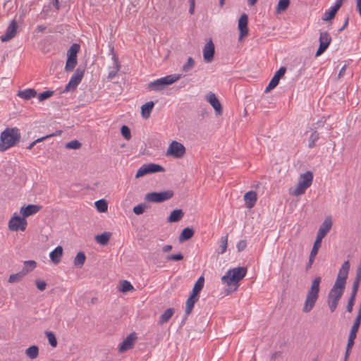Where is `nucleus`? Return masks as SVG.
I'll use <instances>...</instances> for the list:
<instances>
[{"label":"nucleus","instance_id":"obj_10","mask_svg":"<svg viewBox=\"0 0 361 361\" xmlns=\"http://www.w3.org/2000/svg\"><path fill=\"white\" fill-rule=\"evenodd\" d=\"M85 73V68L78 67L73 75L71 76L68 83L66 85L65 87V91L68 92L72 90H75L76 87L81 82Z\"/></svg>","mask_w":361,"mask_h":361},{"label":"nucleus","instance_id":"obj_44","mask_svg":"<svg viewBox=\"0 0 361 361\" xmlns=\"http://www.w3.org/2000/svg\"><path fill=\"white\" fill-rule=\"evenodd\" d=\"M134 289L133 285L128 281L123 280L121 283V288L120 290L123 293L131 291Z\"/></svg>","mask_w":361,"mask_h":361},{"label":"nucleus","instance_id":"obj_53","mask_svg":"<svg viewBox=\"0 0 361 361\" xmlns=\"http://www.w3.org/2000/svg\"><path fill=\"white\" fill-rule=\"evenodd\" d=\"M183 259V255L180 252L178 254L170 255L166 257L167 260L180 261Z\"/></svg>","mask_w":361,"mask_h":361},{"label":"nucleus","instance_id":"obj_42","mask_svg":"<svg viewBox=\"0 0 361 361\" xmlns=\"http://www.w3.org/2000/svg\"><path fill=\"white\" fill-rule=\"evenodd\" d=\"M45 334L49 341V345L54 348L56 347L57 346V340H56L55 334L51 331H46Z\"/></svg>","mask_w":361,"mask_h":361},{"label":"nucleus","instance_id":"obj_51","mask_svg":"<svg viewBox=\"0 0 361 361\" xmlns=\"http://www.w3.org/2000/svg\"><path fill=\"white\" fill-rule=\"evenodd\" d=\"M227 241H228V236L225 235L221 238V245H220V253L223 254L226 252L227 248Z\"/></svg>","mask_w":361,"mask_h":361},{"label":"nucleus","instance_id":"obj_49","mask_svg":"<svg viewBox=\"0 0 361 361\" xmlns=\"http://www.w3.org/2000/svg\"><path fill=\"white\" fill-rule=\"evenodd\" d=\"M194 63H195V62H194V60L192 59V58L189 57L188 59L187 63L183 66V68H182L183 71L185 72L190 71L193 67Z\"/></svg>","mask_w":361,"mask_h":361},{"label":"nucleus","instance_id":"obj_50","mask_svg":"<svg viewBox=\"0 0 361 361\" xmlns=\"http://www.w3.org/2000/svg\"><path fill=\"white\" fill-rule=\"evenodd\" d=\"M360 281V280L354 279L350 296L356 297Z\"/></svg>","mask_w":361,"mask_h":361},{"label":"nucleus","instance_id":"obj_31","mask_svg":"<svg viewBox=\"0 0 361 361\" xmlns=\"http://www.w3.org/2000/svg\"><path fill=\"white\" fill-rule=\"evenodd\" d=\"M113 59H114V63L115 67L114 68L113 70H111L109 72V74H108L109 79H112L114 77H116V75H117V73L121 68V65L119 63L118 57L115 54L113 55Z\"/></svg>","mask_w":361,"mask_h":361},{"label":"nucleus","instance_id":"obj_3","mask_svg":"<svg viewBox=\"0 0 361 361\" xmlns=\"http://www.w3.org/2000/svg\"><path fill=\"white\" fill-rule=\"evenodd\" d=\"M321 276H316L312 281L311 287L307 291L302 311L305 313L310 312L315 305L319 298L320 290Z\"/></svg>","mask_w":361,"mask_h":361},{"label":"nucleus","instance_id":"obj_33","mask_svg":"<svg viewBox=\"0 0 361 361\" xmlns=\"http://www.w3.org/2000/svg\"><path fill=\"white\" fill-rule=\"evenodd\" d=\"M37 266V263L34 260H27L24 262V266L22 273L25 276L27 273L32 271Z\"/></svg>","mask_w":361,"mask_h":361},{"label":"nucleus","instance_id":"obj_39","mask_svg":"<svg viewBox=\"0 0 361 361\" xmlns=\"http://www.w3.org/2000/svg\"><path fill=\"white\" fill-rule=\"evenodd\" d=\"M338 11V10L336 9L334 6H331L330 9L326 11V12L324 13V17L322 18L323 20H331L332 18H334Z\"/></svg>","mask_w":361,"mask_h":361},{"label":"nucleus","instance_id":"obj_29","mask_svg":"<svg viewBox=\"0 0 361 361\" xmlns=\"http://www.w3.org/2000/svg\"><path fill=\"white\" fill-rule=\"evenodd\" d=\"M174 313L173 308H168L164 312L163 314L159 317V319L158 324L159 325H162L169 321Z\"/></svg>","mask_w":361,"mask_h":361},{"label":"nucleus","instance_id":"obj_7","mask_svg":"<svg viewBox=\"0 0 361 361\" xmlns=\"http://www.w3.org/2000/svg\"><path fill=\"white\" fill-rule=\"evenodd\" d=\"M174 192L168 190L162 192H148L145 196V200L148 202L161 203L173 197Z\"/></svg>","mask_w":361,"mask_h":361},{"label":"nucleus","instance_id":"obj_5","mask_svg":"<svg viewBox=\"0 0 361 361\" xmlns=\"http://www.w3.org/2000/svg\"><path fill=\"white\" fill-rule=\"evenodd\" d=\"M313 173L308 171L300 176L296 188L290 191V194L295 196H300L304 194L306 190L310 188L312 183Z\"/></svg>","mask_w":361,"mask_h":361},{"label":"nucleus","instance_id":"obj_32","mask_svg":"<svg viewBox=\"0 0 361 361\" xmlns=\"http://www.w3.org/2000/svg\"><path fill=\"white\" fill-rule=\"evenodd\" d=\"M311 134L309 138L308 147L313 148L316 146L317 141L319 139V133L317 130L310 129Z\"/></svg>","mask_w":361,"mask_h":361},{"label":"nucleus","instance_id":"obj_62","mask_svg":"<svg viewBox=\"0 0 361 361\" xmlns=\"http://www.w3.org/2000/svg\"><path fill=\"white\" fill-rule=\"evenodd\" d=\"M172 249V245H164L163 247H162V251L164 252H169L170 250H171Z\"/></svg>","mask_w":361,"mask_h":361},{"label":"nucleus","instance_id":"obj_20","mask_svg":"<svg viewBox=\"0 0 361 361\" xmlns=\"http://www.w3.org/2000/svg\"><path fill=\"white\" fill-rule=\"evenodd\" d=\"M42 206L37 204H28L20 208V214L25 219L37 214L42 209Z\"/></svg>","mask_w":361,"mask_h":361},{"label":"nucleus","instance_id":"obj_23","mask_svg":"<svg viewBox=\"0 0 361 361\" xmlns=\"http://www.w3.org/2000/svg\"><path fill=\"white\" fill-rule=\"evenodd\" d=\"M63 255V247L60 245L57 246L49 254L50 259L54 264H58L61 259Z\"/></svg>","mask_w":361,"mask_h":361},{"label":"nucleus","instance_id":"obj_55","mask_svg":"<svg viewBox=\"0 0 361 361\" xmlns=\"http://www.w3.org/2000/svg\"><path fill=\"white\" fill-rule=\"evenodd\" d=\"M35 284L37 286V288L41 291L45 290L47 287V283L44 281L36 280Z\"/></svg>","mask_w":361,"mask_h":361},{"label":"nucleus","instance_id":"obj_59","mask_svg":"<svg viewBox=\"0 0 361 361\" xmlns=\"http://www.w3.org/2000/svg\"><path fill=\"white\" fill-rule=\"evenodd\" d=\"M355 279L361 281V265H358V267L357 268L356 276H355Z\"/></svg>","mask_w":361,"mask_h":361},{"label":"nucleus","instance_id":"obj_8","mask_svg":"<svg viewBox=\"0 0 361 361\" xmlns=\"http://www.w3.org/2000/svg\"><path fill=\"white\" fill-rule=\"evenodd\" d=\"M164 171H165V169L159 164L154 163L143 164L137 170L135 178H139L147 174Z\"/></svg>","mask_w":361,"mask_h":361},{"label":"nucleus","instance_id":"obj_1","mask_svg":"<svg viewBox=\"0 0 361 361\" xmlns=\"http://www.w3.org/2000/svg\"><path fill=\"white\" fill-rule=\"evenodd\" d=\"M349 269V262H344L341 269H339L336 281L330 290L327 298L337 301L340 300L344 293Z\"/></svg>","mask_w":361,"mask_h":361},{"label":"nucleus","instance_id":"obj_54","mask_svg":"<svg viewBox=\"0 0 361 361\" xmlns=\"http://www.w3.org/2000/svg\"><path fill=\"white\" fill-rule=\"evenodd\" d=\"M355 297H352L350 296L349 300H348V305L346 306V311L349 313L352 312L353 311V305H354V303H355Z\"/></svg>","mask_w":361,"mask_h":361},{"label":"nucleus","instance_id":"obj_2","mask_svg":"<svg viewBox=\"0 0 361 361\" xmlns=\"http://www.w3.org/2000/svg\"><path fill=\"white\" fill-rule=\"evenodd\" d=\"M247 268L238 267L230 269L222 276L221 281L228 286L227 294L235 291L239 286L238 283L246 276Z\"/></svg>","mask_w":361,"mask_h":361},{"label":"nucleus","instance_id":"obj_64","mask_svg":"<svg viewBox=\"0 0 361 361\" xmlns=\"http://www.w3.org/2000/svg\"><path fill=\"white\" fill-rule=\"evenodd\" d=\"M356 1H357V8L360 16H361V0H356Z\"/></svg>","mask_w":361,"mask_h":361},{"label":"nucleus","instance_id":"obj_48","mask_svg":"<svg viewBox=\"0 0 361 361\" xmlns=\"http://www.w3.org/2000/svg\"><path fill=\"white\" fill-rule=\"evenodd\" d=\"M80 147L81 143L77 140H72L66 144V148L67 149H79Z\"/></svg>","mask_w":361,"mask_h":361},{"label":"nucleus","instance_id":"obj_30","mask_svg":"<svg viewBox=\"0 0 361 361\" xmlns=\"http://www.w3.org/2000/svg\"><path fill=\"white\" fill-rule=\"evenodd\" d=\"M111 236V233L110 232H104L102 234L97 235L95 236V240L97 243L102 245H106Z\"/></svg>","mask_w":361,"mask_h":361},{"label":"nucleus","instance_id":"obj_11","mask_svg":"<svg viewBox=\"0 0 361 361\" xmlns=\"http://www.w3.org/2000/svg\"><path fill=\"white\" fill-rule=\"evenodd\" d=\"M185 154V147L181 143L177 141H173L168 149L166 154L173 157L176 159L182 158Z\"/></svg>","mask_w":361,"mask_h":361},{"label":"nucleus","instance_id":"obj_18","mask_svg":"<svg viewBox=\"0 0 361 361\" xmlns=\"http://www.w3.org/2000/svg\"><path fill=\"white\" fill-rule=\"evenodd\" d=\"M247 23V15L245 13L242 14L238 20V29L240 31L239 39H243L248 33Z\"/></svg>","mask_w":361,"mask_h":361},{"label":"nucleus","instance_id":"obj_13","mask_svg":"<svg viewBox=\"0 0 361 361\" xmlns=\"http://www.w3.org/2000/svg\"><path fill=\"white\" fill-rule=\"evenodd\" d=\"M206 99L214 108L216 116H221L223 114V107L216 94L212 92H209L206 95Z\"/></svg>","mask_w":361,"mask_h":361},{"label":"nucleus","instance_id":"obj_16","mask_svg":"<svg viewBox=\"0 0 361 361\" xmlns=\"http://www.w3.org/2000/svg\"><path fill=\"white\" fill-rule=\"evenodd\" d=\"M18 25L15 20H13L7 27L4 35L1 36V40L3 42H8L13 39L17 34Z\"/></svg>","mask_w":361,"mask_h":361},{"label":"nucleus","instance_id":"obj_38","mask_svg":"<svg viewBox=\"0 0 361 361\" xmlns=\"http://www.w3.org/2000/svg\"><path fill=\"white\" fill-rule=\"evenodd\" d=\"M290 5V0H279L276 10L278 13L285 11Z\"/></svg>","mask_w":361,"mask_h":361},{"label":"nucleus","instance_id":"obj_45","mask_svg":"<svg viewBox=\"0 0 361 361\" xmlns=\"http://www.w3.org/2000/svg\"><path fill=\"white\" fill-rule=\"evenodd\" d=\"M121 133L123 135V137L127 140H129L131 138L130 130L126 125L122 126L121 128Z\"/></svg>","mask_w":361,"mask_h":361},{"label":"nucleus","instance_id":"obj_43","mask_svg":"<svg viewBox=\"0 0 361 361\" xmlns=\"http://www.w3.org/2000/svg\"><path fill=\"white\" fill-rule=\"evenodd\" d=\"M25 276V275L20 271V272L14 274L10 275L8 278V283H13L16 282H19L22 280V279Z\"/></svg>","mask_w":361,"mask_h":361},{"label":"nucleus","instance_id":"obj_37","mask_svg":"<svg viewBox=\"0 0 361 361\" xmlns=\"http://www.w3.org/2000/svg\"><path fill=\"white\" fill-rule=\"evenodd\" d=\"M80 46L78 44H73L67 52V57L77 58V54L80 51Z\"/></svg>","mask_w":361,"mask_h":361},{"label":"nucleus","instance_id":"obj_21","mask_svg":"<svg viewBox=\"0 0 361 361\" xmlns=\"http://www.w3.org/2000/svg\"><path fill=\"white\" fill-rule=\"evenodd\" d=\"M244 200L246 207L249 209L252 208L257 200V195L256 192L252 190L247 192L244 195Z\"/></svg>","mask_w":361,"mask_h":361},{"label":"nucleus","instance_id":"obj_26","mask_svg":"<svg viewBox=\"0 0 361 361\" xmlns=\"http://www.w3.org/2000/svg\"><path fill=\"white\" fill-rule=\"evenodd\" d=\"M37 95V91L34 89L28 88L24 90L18 91L17 93V96L25 99L28 100L32 97H36Z\"/></svg>","mask_w":361,"mask_h":361},{"label":"nucleus","instance_id":"obj_60","mask_svg":"<svg viewBox=\"0 0 361 361\" xmlns=\"http://www.w3.org/2000/svg\"><path fill=\"white\" fill-rule=\"evenodd\" d=\"M54 135V134L47 135H46V136H44V137H39V138H38V139L35 140V142H37V143H39V142H42V141L45 140L47 138H48V137H50L53 136Z\"/></svg>","mask_w":361,"mask_h":361},{"label":"nucleus","instance_id":"obj_40","mask_svg":"<svg viewBox=\"0 0 361 361\" xmlns=\"http://www.w3.org/2000/svg\"><path fill=\"white\" fill-rule=\"evenodd\" d=\"M77 65V58H68L67 57L65 70L67 72L72 71Z\"/></svg>","mask_w":361,"mask_h":361},{"label":"nucleus","instance_id":"obj_27","mask_svg":"<svg viewBox=\"0 0 361 361\" xmlns=\"http://www.w3.org/2000/svg\"><path fill=\"white\" fill-rule=\"evenodd\" d=\"M154 103L152 101L148 102L141 106V114L144 118H148L154 108Z\"/></svg>","mask_w":361,"mask_h":361},{"label":"nucleus","instance_id":"obj_17","mask_svg":"<svg viewBox=\"0 0 361 361\" xmlns=\"http://www.w3.org/2000/svg\"><path fill=\"white\" fill-rule=\"evenodd\" d=\"M137 338V334L135 332L130 334L120 344L119 352L123 353L130 349H132L135 345V341Z\"/></svg>","mask_w":361,"mask_h":361},{"label":"nucleus","instance_id":"obj_41","mask_svg":"<svg viewBox=\"0 0 361 361\" xmlns=\"http://www.w3.org/2000/svg\"><path fill=\"white\" fill-rule=\"evenodd\" d=\"M94 204L98 212H105L107 211L108 204L105 200H97L95 202Z\"/></svg>","mask_w":361,"mask_h":361},{"label":"nucleus","instance_id":"obj_19","mask_svg":"<svg viewBox=\"0 0 361 361\" xmlns=\"http://www.w3.org/2000/svg\"><path fill=\"white\" fill-rule=\"evenodd\" d=\"M214 54L215 47L212 39H210L206 44H204V61L211 63L214 59Z\"/></svg>","mask_w":361,"mask_h":361},{"label":"nucleus","instance_id":"obj_22","mask_svg":"<svg viewBox=\"0 0 361 361\" xmlns=\"http://www.w3.org/2000/svg\"><path fill=\"white\" fill-rule=\"evenodd\" d=\"M321 244L322 243H320L319 241H314L312 249L310 252L308 263L306 265V269H309L310 268H311L314 262V258L318 253V250L321 247Z\"/></svg>","mask_w":361,"mask_h":361},{"label":"nucleus","instance_id":"obj_57","mask_svg":"<svg viewBox=\"0 0 361 361\" xmlns=\"http://www.w3.org/2000/svg\"><path fill=\"white\" fill-rule=\"evenodd\" d=\"M325 123V121L319 120L317 123L312 125L311 129L317 130V128L323 127Z\"/></svg>","mask_w":361,"mask_h":361},{"label":"nucleus","instance_id":"obj_61","mask_svg":"<svg viewBox=\"0 0 361 361\" xmlns=\"http://www.w3.org/2000/svg\"><path fill=\"white\" fill-rule=\"evenodd\" d=\"M354 343H355V341L354 340L348 339V340L347 346H346V348H348V350H351V348H353Z\"/></svg>","mask_w":361,"mask_h":361},{"label":"nucleus","instance_id":"obj_6","mask_svg":"<svg viewBox=\"0 0 361 361\" xmlns=\"http://www.w3.org/2000/svg\"><path fill=\"white\" fill-rule=\"evenodd\" d=\"M180 78L179 75L173 74L155 80L147 85L148 90L160 91L165 86L173 84Z\"/></svg>","mask_w":361,"mask_h":361},{"label":"nucleus","instance_id":"obj_4","mask_svg":"<svg viewBox=\"0 0 361 361\" xmlns=\"http://www.w3.org/2000/svg\"><path fill=\"white\" fill-rule=\"evenodd\" d=\"M20 139V133L17 128H6L0 136V151L4 152L16 145Z\"/></svg>","mask_w":361,"mask_h":361},{"label":"nucleus","instance_id":"obj_46","mask_svg":"<svg viewBox=\"0 0 361 361\" xmlns=\"http://www.w3.org/2000/svg\"><path fill=\"white\" fill-rule=\"evenodd\" d=\"M146 208V204L144 203H141L134 207L133 211L135 214L140 215L145 212Z\"/></svg>","mask_w":361,"mask_h":361},{"label":"nucleus","instance_id":"obj_63","mask_svg":"<svg viewBox=\"0 0 361 361\" xmlns=\"http://www.w3.org/2000/svg\"><path fill=\"white\" fill-rule=\"evenodd\" d=\"M343 0H336L334 6L338 10L343 4Z\"/></svg>","mask_w":361,"mask_h":361},{"label":"nucleus","instance_id":"obj_12","mask_svg":"<svg viewBox=\"0 0 361 361\" xmlns=\"http://www.w3.org/2000/svg\"><path fill=\"white\" fill-rule=\"evenodd\" d=\"M332 219L331 216H327L320 225L317 231L316 240L322 243V239L327 235L332 227Z\"/></svg>","mask_w":361,"mask_h":361},{"label":"nucleus","instance_id":"obj_35","mask_svg":"<svg viewBox=\"0 0 361 361\" xmlns=\"http://www.w3.org/2000/svg\"><path fill=\"white\" fill-rule=\"evenodd\" d=\"M25 354L30 359H35L39 355V348L37 345H31L25 350Z\"/></svg>","mask_w":361,"mask_h":361},{"label":"nucleus","instance_id":"obj_9","mask_svg":"<svg viewBox=\"0 0 361 361\" xmlns=\"http://www.w3.org/2000/svg\"><path fill=\"white\" fill-rule=\"evenodd\" d=\"M27 222L26 219L17 215L16 213L8 221V228L12 231H24L26 229Z\"/></svg>","mask_w":361,"mask_h":361},{"label":"nucleus","instance_id":"obj_34","mask_svg":"<svg viewBox=\"0 0 361 361\" xmlns=\"http://www.w3.org/2000/svg\"><path fill=\"white\" fill-rule=\"evenodd\" d=\"M86 256L83 252H79L73 261V264L75 267L81 268L85 262Z\"/></svg>","mask_w":361,"mask_h":361},{"label":"nucleus","instance_id":"obj_36","mask_svg":"<svg viewBox=\"0 0 361 361\" xmlns=\"http://www.w3.org/2000/svg\"><path fill=\"white\" fill-rule=\"evenodd\" d=\"M197 300H198L197 298L189 296V298H188V300L186 301V306H185V310L186 316L189 315L191 313V312L194 307V305Z\"/></svg>","mask_w":361,"mask_h":361},{"label":"nucleus","instance_id":"obj_56","mask_svg":"<svg viewBox=\"0 0 361 361\" xmlns=\"http://www.w3.org/2000/svg\"><path fill=\"white\" fill-rule=\"evenodd\" d=\"M247 247V243L245 240H241L237 243V249L238 252L243 251Z\"/></svg>","mask_w":361,"mask_h":361},{"label":"nucleus","instance_id":"obj_15","mask_svg":"<svg viewBox=\"0 0 361 361\" xmlns=\"http://www.w3.org/2000/svg\"><path fill=\"white\" fill-rule=\"evenodd\" d=\"M286 71V68L284 66H281L275 73L274 75L273 76V78L270 80L268 86L266 87V89L264 90L265 93L270 92L271 90H273L278 85L281 78H282L284 75Z\"/></svg>","mask_w":361,"mask_h":361},{"label":"nucleus","instance_id":"obj_14","mask_svg":"<svg viewBox=\"0 0 361 361\" xmlns=\"http://www.w3.org/2000/svg\"><path fill=\"white\" fill-rule=\"evenodd\" d=\"M319 47L316 52V56H320L328 48L331 43V37L327 32H322L319 35Z\"/></svg>","mask_w":361,"mask_h":361},{"label":"nucleus","instance_id":"obj_58","mask_svg":"<svg viewBox=\"0 0 361 361\" xmlns=\"http://www.w3.org/2000/svg\"><path fill=\"white\" fill-rule=\"evenodd\" d=\"M346 68H347V66L346 65H344L341 69L340 70L339 73H338V78L340 79L342 77H343V75H345V70H346Z\"/></svg>","mask_w":361,"mask_h":361},{"label":"nucleus","instance_id":"obj_25","mask_svg":"<svg viewBox=\"0 0 361 361\" xmlns=\"http://www.w3.org/2000/svg\"><path fill=\"white\" fill-rule=\"evenodd\" d=\"M184 216V212L180 209L173 210L169 214L167 221L169 223H175L180 221Z\"/></svg>","mask_w":361,"mask_h":361},{"label":"nucleus","instance_id":"obj_24","mask_svg":"<svg viewBox=\"0 0 361 361\" xmlns=\"http://www.w3.org/2000/svg\"><path fill=\"white\" fill-rule=\"evenodd\" d=\"M203 288V275L200 276L196 281L192 292L190 295V297L199 299V294Z\"/></svg>","mask_w":361,"mask_h":361},{"label":"nucleus","instance_id":"obj_47","mask_svg":"<svg viewBox=\"0 0 361 361\" xmlns=\"http://www.w3.org/2000/svg\"><path fill=\"white\" fill-rule=\"evenodd\" d=\"M54 94V91L51 90H47L42 93H40L38 96V99L40 102H42L49 97H51Z\"/></svg>","mask_w":361,"mask_h":361},{"label":"nucleus","instance_id":"obj_52","mask_svg":"<svg viewBox=\"0 0 361 361\" xmlns=\"http://www.w3.org/2000/svg\"><path fill=\"white\" fill-rule=\"evenodd\" d=\"M338 302L339 301L327 298L328 305H329V310L331 312H334L336 310V309L338 306Z\"/></svg>","mask_w":361,"mask_h":361},{"label":"nucleus","instance_id":"obj_28","mask_svg":"<svg viewBox=\"0 0 361 361\" xmlns=\"http://www.w3.org/2000/svg\"><path fill=\"white\" fill-rule=\"evenodd\" d=\"M194 235V231L192 228L187 227L185 228L180 233L178 240L180 243L190 240Z\"/></svg>","mask_w":361,"mask_h":361}]
</instances>
